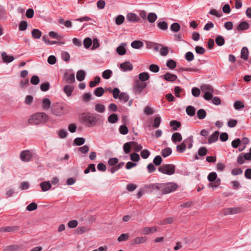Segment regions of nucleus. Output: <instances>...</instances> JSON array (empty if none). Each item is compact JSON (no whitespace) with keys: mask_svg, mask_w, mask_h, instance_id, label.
I'll list each match as a JSON object with an SVG mask.
<instances>
[{"mask_svg":"<svg viewBox=\"0 0 251 251\" xmlns=\"http://www.w3.org/2000/svg\"><path fill=\"white\" fill-rule=\"evenodd\" d=\"M101 116L99 115H94L90 113H82L80 115V122L88 127L96 126V123L100 120Z\"/></svg>","mask_w":251,"mask_h":251,"instance_id":"1","label":"nucleus"},{"mask_svg":"<svg viewBox=\"0 0 251 251\" xmlns=\"http://www.w3.org/2000/svg\"><path fill=\"white\" fill-rule=\"evenodd\" d=\"M48 120V116L45 113H36L31 115L28 121L31 125H39L45 123Z\"/></svg>","mask_w":251,"mask_h":251,"instance_id":"2","label":"nucleus"},{"mask_svg":"<svg viewBox=\"0 0 251 251\" xmlns=\"http://www.w3.org/2000/svg\"><path fill=\"white\" fill-rule=\"evenodd\" d=\"M177 187V185L173 182L161 183L160 191L163 194H167L176 190Z\"/></svg>","mask_w":251,"mask_h":251,"instance_id":"3","label":"nucleus"},{"mask_svg":"<svg viewBox=\"0 0 251 251\" xmlns=\"http://www.w3.org/2000/svg\"><path fill=\"white\" fill-rule=\"evenodd\" d=\"M176 167L174 164H163L158 168V171L162 174L169 176L175 173Z\"/></svg>","mask_w":251,"mask_h":251,"instance_id":"4","label":"nucleus"},{"mask_svg":"<svg viewBox=\"0 0 251 251\" xmlns=\"http://www.w3.org/2000/svg\"><path fill=\"white\" fill-rule=\"evenodd\" d=\"M51 112L57 116H60L65 114L63 107L58 103L54 104L52 106Z\"/></svg>","mask_w":251,"mask_h":251,"instance_id":"5","label":"nucleus"},{"mask_svg":"<svg viewBox=\"0 0 251 251\" xmlns=\"http://www.w3.org/2000/svg\"><path fill=\"white\" fill-rule=\"evenodd\" d=\"M146 86L147 83L146 82L137 80L135 83L134 88L136 93L140 94Z\"/></svg>","mask_w":251,"mask_h":251,"instance_id":"6","label":"nucleus"},{"mask_svg":"<svg viewBox=\"0 0 251 251\" xmlns=\"http://www.w3.org/2000/svg\"><path fill=\"white\" fill-rule=\"evenodd\" d=\"M20 229L19 226H4L0 228V231L2 232H7L9 233H14L16 231Z\"/></svg>","mask_w":251,"mask_h":251,"instance_id":"7","label":"nucleus"},{"mask_svg":"<svg viewBox=\"0 0 251 251\" xmlns=\"http://www.w3.org/2000/svg\"><path fill=\"white\" fill-rule=\"evenodd\" d=\"M32 155V153L29 151H24L20 154V158L24 162H28L31 159Z\"/></svg>","mask_w":251,"mask_h":251,"instance_id":"8","label":"nucleus"},{"mask_svg":"<svg viewBox=\"0 0 251 251\" xmlns=\"http://www.w3.org/2000/svg\"><path fill=\"white\" fill-rule=\"evenodd\" d=\"M64 80L67 83H72L75 81V75L74 74H68L67 73L64 75Z\"/></svg>","mask_w":251,"mask_h":251,"instance_id":"9","label":"nucleus"},{"mask_svg":"<svg viewBox=\"0 0 251 251\" xmlns=\"http://www.w3.org/2000/svg\"><path fill=\"white\" fill-rule=\"evenodd\" d=\"M120 67L124 71H131L133 68L132 64L129 61H126L122 63Z\"/></svg>","mask_w":251,"mask_h":251,"instance_id":"10","label":"nucleus"},{"mask_svg":"<svg viewBox=\"0 0 251 251\" xmlns=\"http://www.w3.org/2000/svg\"><path fill=\"white\" fill-rule=\"evenodd\" d=\"M163 77L166 80L171 82L175 81L177 78L176 75L170 74L169 73H166L164 75H163Z\"/></svg>","mask_w":251,"mask_h":251,"instance_id":"11","label":"nucleus"},{"mask_svg":"<svg viewBox=\"0 0 251 251\" xmlns=\"http://www.w3.org/2000/svg\"><path fill=\"white\" fill-rule=\"evenodd\" d=\"M156 231H157L156 227H146L143 229L142 234L144 235L152 234L155 233Z\"/></svg>","mask_w":251,"mask_h":251,"instance_id":"12","label":"nucleus"},{"mask_svg":"<svg viewBox=\"0 0 251 251\" xmlns=\"http://www.w3.org/2000/svg\"><path fill=\"white\" fill-rule=\"evenodd\" d=\"M146 240V236H136L133 239V242L131 243V245L143 243Z\"/></svg>","mask_w":251,"mask_h":251,"instance_id":"13","label":"nucleus"},{"mask_svg":"<svg viewBox=\"0 0 251 251\" xmlns=\"http://www.w3.org/2000/svg\"><path fill=\"white\" fill-rule=\"evenodd\" d=\"M161 183L151 184L147 186L148 191L152 192L153 190H160Z\"/></svg>","mask_w":251,"mask_h":251,"instance_id":"14","label":"nucleus"},{"mask_svg":"<svg viewBox=\"0 0 251 251\" xmlns=\"http://www.w3.org/2000/svg\"><path fill=\"white\" fill-rule=\"evenodd\" d=\"M40 186L43 191L45 192L48 191L51 188V185L50 181H46L41 182L40 184Z\"/></svg>","mask_w":251,"mask_h":251,"instance_id":"15","label":"nucleus"},{"mask_svg":"<svg viewBox=\"0 0 251 251\" xmlns=\"http://www.w3.org/2000/svg\"><path fill=\"white\" fill-rule=\"evenodd\" d=\"M240 211V208H227L224 211L225 215L237 214Z\"/></svg>","mask_w":251,"mask_h":251,"instance_id":"16","label":"nucleus"},{"mask_svg":"<svg viewBox=\"0 0 251 251\" xmlns=\"http://www.w3.org/2000/svg\"><path fill=\"white\" fill-rule=\"evenodd\" d=\"M219 132L218 131H215L212 135H211L208 139V142L209 144H211L216 142L218 138Z\"/></svg>","mask_w":251,"mask_h":251,"instance_id":"17","label":"nucleus"},{"mask_svg":"<svg viewBox=\"0 0 251 251\" xmlns=\"http://www.w3.org/2000/svg\"><path fill=\"white\" fill-rule=\"evenodd\" d=\"M201 90L203 93H213L214 90L213 87L210 85L204 84L201 86Z\"/></svg>","mask_w":251,"mask_h":251,"instance_id":"18","label":"nucleus"},{"mask_svg":"<svg viewBox=\"0 0 251 251\" xmlns=\"http://www.w3.org/2000/svg\"><path fill=\"white\" fill-rule=\"evenodd\" d=\"M126 19L130 22L135 23L138 22L139 18L136 14L130 13L127 15Z\"/></svg>","mask_w":251,"mask_h":251,"instance_id":"19","label":"nucleus"},{"mask_svg":"<svg viewBox=\"0 0 251 251\" xmlns=\"http://www.w3.org/2000/svg\"><path fill=\"white\" fill-rule=\"evenodd\" d=\"M126 44V43H122L120 46L117 47L116 51L117 53L120 55H123L126 53V49L125 47Z\"/></svg>","mask_w":251,"mask_h":251,"instance_id":"20","label":"nucleus"},{"mask_svg":"<svg viewBox=\"0 0 251 251\" xmlns=\"http://www.w3.org/2000/svg\"><path fill=\"white\" fill-rule=\"evenodd\" d=\"M1 57L4 62L9 63L12 62L14 60V57L13 56L8 55L5 52H3L1 53Z\"/></svg>","mask_w":251,"mask_h":251,"instance_id":"21","label":"nucleus"},{"mask_svg":"<svg viewBox=\"0 0 251 251\" xmlns=\"http://www.w3.org/2000/svg\"><path fill=\"white\" fill-rule=\"evenodd\" d=\"M182 139V137L180 133L178 132H175L173 134L172 136V140L173 143H176L177 142H180Z\"/></svg>","mask_w":251,"mask_h":251,"instance_id":"22","label":"nucleus"},{"mask_svg":"<svg viewBox=\"0 0 251 251\" xmlns=\"http://www.w3.org/2000/svg\"><path fill=\"white\" fill-rule=\"evenodd\" d=\"M85 76V72L83 70H79L77 71L76 75V79L79 81L83 80Z\"/></svg>","mask_w":251,"mask_h":251,"instance_id":"23","label":"nucleus"},{"mask_svg":"<svg viewBox=\"0 0 251 251\" xmlns=\"http://www.w3.org/2000/svg\"><path fill=\"white\" fill-rule=\"evenodd\" d=\"M249 51L247 47H243L241 51V57L245 60L248 58Z\"/></svg>","mask_w":251,"mask_h":251,"instance_id":"24","label":"nucleus"},{"mask_svg":"<svg viewBox=\"0 0 251 251\" xmlns=\"http://www.w3.org/2000/svg\"><path fill=\"white\" fill-rule=\"evenodd\" d=\"M195 108L194 106L189 105L186 108V112L190 116H194L195 114Z\"/></svg>","mask_w":251,"mask_h":251,"instance_id":"25","label":"nucleus"},{"mask_svg":"<svg viewBox=\"0 0 251 251\" xmlns=\"http://www.w3.org/2000/svg\"><path fill=\"white\" fill-rule=\"evenodd\" d=\"M131 144L132 141L126 142L124 145L123 149L126 153H129L131 151Z\"/></svg>","mask_w":251,"mask_h":251,"instance_id":"26","label":"nucleus"},{"mask_svg":"<svg viewBox=\"0 0 251 251\" xmlns=\"http://www.w3.org/2000/svg\"><path fill=\"white\" fill-rule=\"evenodd\" d=\"M186 146H188V149H191L193 146V138L192 136H190L184 141Z\"/></svg>","mask_w":251,"mask_h":251,"instance_id":"27","label":"nucleus"},{"mask_svg":"<svg viewBox=\"0 0 251 251\" xmlns=\"http://www.w3.org/2000/svg\"><path fill=\"white\" fill-rule=\"evenodd\" d=\"M118 117L116 114H111L108 118V121L110 123L114 124L118 121Z\"/></svg>","mask_w":251,"mask_h":251,"instance_id":"28","label":"nucleus"},{"mask_svg":"<svg viewBox=\"0 0 251 251\" xmlns=\"http://www.w3.org/2000/svg\"><path fill=\"white\" fill-rule=\"evenodd\" d=\"M32 36L34 39H39L42 35V32L39 29H34L31 32Z\"/></svg>","mask_w":251,"mask_h":251,"instance_id":"29","label":"nucleus"},{"mask_svg":"<svg viewBox=\"0 0 251 251\" xmlns=\"http://www.w3.org/2000/svg\"><path fill=\"white\" fill-rule=\"evenodd\" d=\"M150 76L148 73L143 72L139 75V80L143 82L146 81L149 79Z\"/></svg>","mask_w":251,"mask_h":251,"instance_id":"30","label":"nucleus"},{"mask_svg":"<svg viewBox=\"0 0 251 251\" xmlns=\"http://www.w3.org/2000/svg\"><path fill=\"white\" fill-rule=\"evenodd\" d=\"M197 114L198 118L200 120L204 119L206 116V112L203 109H199Z\"/></svg>","mask_w":251,"mask_h":251,"instance_id":"31","label":"nucleus"},{"mask_svg":"<svg viewBox=\"0 0 251 251\" xmlns=\"http://www.w3.org/2000/svg\"><path fill=\"white\" fill-rule=\"evenodd\" d=\"M51 104L50 101L48 99H44L42 101V107L44 109H49Z\"/></svg>","mask_w":251,"mask_h":251,"instance_id":"32","label":"nucleus"},{"mask_svg":"<svg viewBox=\"0 0 251 251\" xmlns=\"http://www.w3.org/2000/svg\"><path fill=\"white\" fill-rule=\"evenodd\" d=\"M73 91V87L72 85H66L64 87V91L68 96H70Z\"/></svg>","mask_w":251,"mask_h":251,"instance_id":"33","label":"nucleus"},{"mask_svg":"<svg viewBox=\"0 0 251 251\" xmlns=\"http://www.w3.org/2000/svg\"><path fill=\"white\" fill-rule=\"evenodd\" d=\"M90 230V228L86 226H80L77 228V232L78 234H85L88 233Z\"/></svg>","mask_w":251,"mask_h":251,"instance_id":"34","label":"nucleus"},{"mask_svg":"<svg viewBox=\"0 0 251 251\" xmlns=\"http://www.w3.org/2000/svg\"><path fill=\"white\" fill-rule=\"evenodd\" d=\"M249 24L246 22H242L237 26V30H242L247 29L249 28Z\"/></svg>","mask_w":251,"mask_h":251,"instance_id":"35","label":"nucleus"},{"mask_svg":"<svg viewBox=\"0 0 251 251\" xmlns=\"http://www.w3.org/2000/svg\"><path fill=\"white\" fill-rule=\"evenodd\" d=\"M186 146L184 141L180 145L176 146V151L179 153H182L186 150Z\"/></svg>","mask_w":251,"mask_h":251,"instance_id":"36","label":"nucleus"},{"mask_svg":"<svg viewBox=\"0 0 251 251\" xmlns=\"http://www.w3.org/2000/svg\"><path fill=\"white\" fill-rule=\"evenodd\" d=\"M172 152V149L170 148H166L161 151V155L164 157H166L171 154Z\"/></svg>","mask_w":251,"mask_h":251,"instance_id":"37","label":"nucleus"},{"mask_svg":"<svg viewBox=\"0 0 251 251\" xmlns=\"http://www.w3.org/2000/svg\"><path fill=\"white\" fill-rule=\"evenodd\" d=\"M131 146L133 150L136 152H139L141 151L143 148V147L141 145L138 144L137 142L134 141H132Z\"/></svg>","mask_w":251,"mask_h":251,"instance_id":"38","label":"nucleus"},{"mask_svg":"<svg viewBox=\"0 0 251 251\" xmlns=\"http://www.w3.org/2000/svg\"><path fill=\"white\" fill-rule=\"evenodd\" d=\"M131 46L134 49H138L143 46V44L140 41H134L131 43Z\"/></svg>","mask_w":251,"mask_h":251,"instance_id":"39","label":"nucleus"},{"mask_svg":"<svg viewBox=\"0 0 251 251\" xmlns=\"http://www.w3.org/2000/svg\"><path fill=\"white\" fill-rule=\"evenodd\" d=\"M215 42L218 46H222L225 44V41L222 36L218 35L215 39Z\"/></svg>","mask_w":251,"mask_h":251,"instance_id":"40","label":"nucleus"},{"mask_svg":"<svg viewBox=\"0 0 251 251\" xmlns=\"http://www.w3.org/2000/svg\"><path fill=\"white\" fill-rule=\"evenodd\" d=\"M105 106L102 104H97L95 105V110L99 113H103L105 111Z\"/></svg>","mask_w":251,"mask_h":251,"instance_id":"41","label":"nucleus"},{"mask_svg":"<svg viewBox=\"0 0 251 251\" xmlns=\"http://www.w3.org/2000/svg\"><path fill=\"white\" fill-rule=\"evenodd\" d=\"M42 39L45 42L46 44H48V45H53V44H58V43H60L61 44H64V42H57L55 41L50 40L48 39H47L45 36H44L42 37Z\"/></svg>","mask_w":251,"mask_h":251,"instance_id":"42","label":"nucleus"},{"mask_svg":"<svg viewBox=\"0 0 251 251\" xmlns=\"http://www.w3.org/2000/svg\"><path fill=\"white\" fill-rule=\"evenodd\" d=\"M157 19L156 15L154 13H150L149 14L147 19L149 22L152 23H154Z\"/></svg>","mask_w":251,"mask_h":251,"instance_id":"43","label":"nucleus"},{"mask_svg":"<svg viewBox=\"0 0 251 251\" xmlns=\"http://www.w3.org/2000/svg\"><path fill=\"white\" fill-rule=\"evenodd\" d=\"M170 125L171 126L173 127V129L174 130H177V128L180 127L181 126L180 123L176 121H171L170 123Z\"/></svg>","mask_w":251,"mask_h":251,"instance_id":"44","label":"nucleus"},{"mask_svg":"<svg viewBox=\"0 0 251 251\" xmlns=\"http://www.w3.org/2000/svg\"><path fill=\"white\" fill-rule=\"evenodd\" d=\"M171 30L174 32H176L180 30V26L179 24L177 23H174L171 25L170 27Z\"/></svg>","mask_w":251,"mask_h":251,"instance_id":"45","label":"nucleus"},{"mask_svg":"<svg viewBox=\"0 0 251 251\" xmlns=\"http://www.w3.org/2000/svg\"><path fill=\"white\" fill-rule=\"evenodd\" d=\"M166 65L169 68L174 69L176 67V63L174 60L170 59L167 62Z\"/></svg>","mask_w":251,"mask_h":251,"instance_id":"46","label":"nucleus"},{"mask_svg":"<svg viewBox=\"0 0 251 251\" xmlns=\"http://www.w3.org/2000/svg\"><path fill=\"white\" fill-rule=\"evenodd\" d=\"M234 107L235 109L237 110L243 108L245 107L244 102L241 101H236L234 103Z\"/></svg>","mask_w":251,"mask_h":251,"instance_id":"47","label":"nucleus"},{"mask_svg":"<svg viewBox=\"0 0 251 251\" xmlns=\"http://www.w3.org/2000/svg\"><path fill=\"white\" fill-rule=\"evenodd\" d=\"M104 93V89L102 87L97 88L94 91L95 95L97 97H101Z\"/></svg>","mask_w":251,"mask_h":251,"instance_id":"48","label":"nucleus"},{"mask_svg":"<svg viewBox=\"0 0 251 251\" xmlns=\"http://www.w3.org/2000/svg\"><path fill=\"white\" fill-rule=\"evenodd\" d=\"M119 99L120 100H123L124 102H126L128 100L129 96L126 93L122 92L120 94Z\"/></svg>","mask_w":251,"mask_h":251,"instance_id":"49","label":"nucleus"},{"mask_svg":"<svg viewBox=\"0 0 251 251\" xmlns=\"http://www.w3.org/2000/svg\"><path fill=\"white\" fill-rule=\"evenodd\" d=\"M217 175L215 172L210 173L207 176V179L210 182H213L217 179Z\"/></svg>","mask_w":251,"mask_h":251,"instance_id":"50","label":"nucleus"},{"mask_svg":"<svg viewBox=\"0 0 251 251\" xmlns=\"http://www.w3.org/2000/svg\"><path fill=\"white\" fill-rule=\"evenodd\" d=\"M112 74V72L110 70H105L102 74V76L105 79H109Z\"/></svg>","mask_w":251,"mask_h":251,"instance_id":"51","label":"nucleus"},{"mask_svg":"<svg viewBox=\"0 0 251 251\" xmlns=\"http://www.w3.org/2000/svg\"><path fill=\"white\" fill-rule=\"evenodd\" d=\"M157 26L161 30H166L168 28V24L166 22H160L157 24Z\"/></svg>","mask_w":251,"mask_h":251,"instance_id":"52","label":"nucleus"},{"mask_svg":"<svg viewBox=\"0 0 251 251\" xmlns=\"http://www.w3.org/2000/svg\"><path fill=\"white\" fill-rule=\"evenodd\" d=\"M61 57L64 61L68 62L70 60V56L68 52L64 51L61 52Z\"/></svg>","mask_w":251,"mask_h":251,"instance_id":"53","label":"nucleus"},{"mask_svg":"<svg viewBox=\"0 0 251 251\" xmlns=\"http://www.w3.org/2000/svg\"><path fill=\"white\" fill-rule=\"evenodd\" d=\"M49 35L51 38L57 39L58 40H61L63 38V36L62 35H58L57 33L54 31L50 32Z\"/></svg>","mask_w":251,"mask_h":251,"instance_id":"54","label":"nucleus"},{"mask_svg":"<svg viewBox=\"0 0 251 251\" xmlns=\"http://www.w3.org/2000/svg\"><path fill=\"white\" fill-rule=\"evenodd\" d=\"M119 131L121 134L126 135L128 133V129L126 126L122 125L120 126Z\"/></svg>","mask_w":251,"mask_h":251,"instance_id":"55","label":"nucleus"},{"mask_svg":"<svg viewBox=\"0 0 251 251\" xmlns=\"http://www.w3.org/2000/svg\"><path fill=\"white\" fill-rule=\"evenodd\" d=\"M100 78L99 76H96L95 78V80L91 81L89 83V86L90 87H94L100 83Z\"/></svg>","mask_w":251,"mask_h":251,"instance_id":"56","label":"nucleus"},{"mask_svg":"<svg viewBox=\"0 0 251 251\" xmlns=\"http://www.w3.org/2000/svg\"><path fill=\"white\" fill-rule=\"evenodd\" d=\"M37 208V204L35 202H32L26 206V210L29 211L35 210Z\"/></svg>","mask_w":251,"mask_h":251,"instance_id":"57","label":"nucleus"},{"mask_svg":"<svg viewBox=\"0 0 251 251\" xmlns=\"http://www.w3.org/2000/svg\"><path fill=\"white\" fill-rule=\"evenodd\" d=\"M162 159L160 155L156 156L153 160V163L156 166L160 165L161 164V163H162Z\"/></svg>","mask_w":251,"mask_h":251,"instance_id":"58","label":"nucleus"},{"mask_svg":"<svg viewBox=\"0 0 251 251\" xmlns=\"http://www.w3.org/2000/svg\"><path fill=\"white\" fill-rule=\"evenodd\" d=\"M85 142V139L83 138H76L74 140V143L77 146L83 145Z\"/></svg>","mask_w":251,"mask_h":251,"instance_id":"59","label":"nucleus"},{"mask_svg":"<svg viewBox=\"0 0 251 251\" xmlns=\"http://www.w3.org/2000/svg\"><path fill=\"white\" fill-rule=\"evenodd\" d=\"M92 40L90 38H86L84 40L83 44L85 48H89L92 45Z\"/></svg>","mask_w":251,"mask_h":251,"instance_id":"60","label":"nucleus"},{"mask_svg":"<svg viewBox=\"0 0 251 251\" xmlns=\"http://www.w3.org/2000/svg\"><path fill=\"white\" fill-rule=\"evenodd\" d=\"M78 225V222L75 220H71L68 222L67 225L68 226L71 228H75Z\"/></svg>","mask_w":251,"mask_h":251,"instance_id":"61","label":"nucleus"},{"mask_svg":"<svg viewBox=\"0 0 251 251\" xmlns=\"http://www.w3.org/2000/svg\"><path fill=\"white\" fill-rule=\"evenodd\" d=\"M130 159L134 162H138L140 160V156L136 153H132L130 155Z\"/></svg>","mask_w":251,"mask_h":251,"instance_id":"62","label":"nucleus"},{"mask_svg":"<svg viewBox=\"0 0 251 251\" xmlns=\"http://www.w3.org/2000/svg\"><path fill=\"white\" fill-rule=\"evenodd\" d=\"M169 52L168 48L167 47H161L160 50V53L162 56H166Z\"/></svg>","mask_w":251,"mask_h":251,"instance_id":"63","label":"nucleus"},{"mask_svg":"<svg viewBox=\"0 0 251 251\" xmlns=\"http://www.w3.org/2000/svg\"><path fill=\"white\" fill-rule=\"evenodd\" d=\"M17 247L14 245H10L6 247L3 250V251H15Z\"/></svg>","mask_w":251,"mask_h":251,"instance_id":"64","label":"nucleus"}]
</instances>
